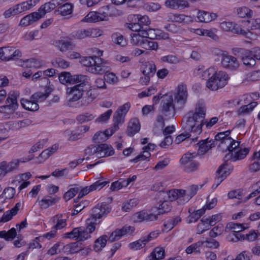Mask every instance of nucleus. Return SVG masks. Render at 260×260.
Wrapping results in <instances>:
<instances>
[{
	"instance_id": "47",
	"label": "nucleus",
	"mask_w": 260,
	"mask_h": 260,
	"mask_svg": "<svg viewBox=\"0 0 260 260\" xmlns=\"http://www.w3.org/2000/svg\"><path fill=\"white\" fill-rule=\"evenodd\" d=\"M95 98V95L91 90H88L81 100V105L86 106L91 103Z\"/></svg>"
},
{
	"instance_id": "7",
	"label": "nucleus",
	"mask_w": 260,
	"mask_h": 260,
	"mask_svg": "<svg viewBox=\"0 0 260 260\" xmlns=\"http://www.w3.org/2000/svg\"><path fill=\"white\" fill-rule=\"evenodd\" d=\"M182 128L186 132L192 133L199 135L202 132V127L201 124L197 123L190 115L186 114L183 118L182 121Z\"/></svg>"
},
{
	"instance_id": "64",
	"label": "nucleus",
	"mask_w": 260,
	"mask_h": 260,
	"mask_svg": "<svg viewBox=\"0 0 260 260\" xmlns=\"http://www.w3.org/2000/svg\"><path fill=\"white\" fill-rule=\"evenodd\" d=\"M165 126V122L163 116L159 115L156 119V122L155 123L154 132L156 134L158 131H162Z\"/></svg>"
},
{
	"instance_id": "27",
	"label": "nucleus",
	"mask_w": 260,
	"mask_h": 260,
	"mask_svg": "<svg viewBox=\"0 0 260 260\" xmlns=\"http://www.w3.org/2000/svg\"><path fill=\"white\" fill-rule=\"evenodd\" d=\"M110 211V207L105 203H102L101 205H98L92 209V212L95 213V215H98L99 219L106 215Z\"/></svg>"
},
{
	"instance_id": "50",
	"label": "nucleus",
	"mask_w": 260,
	"mask_h": 260,
	"mask_svg": "<svg viewBox=\"0 0 260 260\" xmlns=\"http://www.w3.org/2000/svg\"><path fill=\"white\" fill-rule=\"evenodd\" d=\"M147 243L148 240H146L144 237L135 242L130 243L128 247L131 249L138 250L144 247Z\"/></svg>"
},
{
	"instance_id": "49",
	"label": "nucleus",
	"mask_w": 260,
	"mask_h": 260,
	"mask_svg": "<svg viewBox=\"0 0 260 260\" xmlns=\"http://www.w3.org/2000/svg\"><path fill=\"white\" fill-rule=\"evenodd\" d=\"M107 238V235H103L95 241L94 249L95 251H101L106 246Z\"/></svg>"
},
{
	"instance_id": "38",
	"label": "nucleus",
	"mask_w": 260,
	"mask_h": 260,
	"mask_svg": "<svg viewBox=\"0 0 260 260\" xmlns=\"http://www.w3.org/2000/svg\"><path fill=\"white\" fill-rule=\"evenodd\" d=\"M21 104L24 108L31 111H36L39 108L37 102L31 99L30 100L22 99L21 100Z\"/></svg>"
},
{
	"instance_id": "4",
	"label": "nucleus",
	"mask_w": 260,
	"mask_h": 260,
	"mask_svg": "<svg viewBox=\"0 0 260 260\" xmlns=\"http://www.w3.org/2000/svg\"><path fill=\"white\" fill-rule=\"evenodd\" d=\"M95 231V228L92 225H87L86 228H75L73 230L64 234V237L67 238H75L78 241H84L90 237V234Z\"/></svg>"
},
{
	"instance_id": "31",
	"label": "nucleus",
	"mask_w": 260,
	"mask_h": 260,
	"mask_svg": "<svg viewBox=\"0 0 260 260\" xmlns=\"http://www.w3.org/2000/svg\"><path fill=\"white\" fill-rule=\"evenodd\" d=\"M56 2H54V0L52 1V2L47 3L42 5L38 11L36 12L40 16L39 19L44 16L47 13L54 10L56 8Z\"/></svg>"
},
{
	"instance_id": "34",
	"label": "nucleus",
	"mask_w": 260,
	"mask_h": 260,
	"mask_svg": "<svg viewBox=\"0 0 260 260\" xmlns=\"http://www.w3.org/2000/svg\"><path fill=\"white\" fill-rule=\"evenodd\" d=\"M198 144L199 150L203 153H206L217 145V144H215V141H213V140L209 141L208 139L200 141Z\"/></svg>"
},
{
	"instance_id": "12",
	"label": "nucleus",
	"mask_w": 260,
	"mask_h": 260,
	"mask_svg": "<svg viewBox=\"0 0 260 260\" xmlns=\"http://www.w3.org/2000/svg\"><path fill=\"white\" fill-rule=\"evenodd\" d=\"M89 79L87 76V82L83 83L82 82H79L76 83L77 85L72 87H69L67 89V93L73 94L72 98L69 100V102H75L79 100L82 98L84 88L85 86L89 85Z\"/></svg>"
},
{
	"instance_id": "37",
	"label": "nucleus",
	"mask_w": 260,
	"mask_h": 260,
	"mask_svg": "<svg viewBox=\"0 0 260 260\" xmlns=\"http://www.w3.org/2000/svg\"><path fill=\"white\" fill-rule=\"evenodd\" d=\"M52 90L53 89L51 87H47L44 93L41 92H36L31 96L30 99L32 100L36 101L37 102L38 101H44L47 98Z\"/></svg>"
},
{
	"instance_id": "48",
	"label": "nucleus",
	"mask_w": 260,
	"mask_h": 260,
	"mask_svg": "<svg viewBox=\"0 0 260 260\" xmlns=\"http://www.w3.org/2000/svg\"><path fill=\"white\" fill-rule=\"evenodd\" d=\"M12 47H5L0 48V59L2 60L8 61L12 58Z\"/></svg>"
},
{
	"instance_id": "54",
	"label": "nucleus",
	"mask_w": 260,
	"mask_h": 260,
	"mask_svg": "<svg viewBox=\"0 0 260 260\" xmlns=\"http://www.w3.org/2000/svg\"><path fill=\"white\" fill-rule=\"evenodd\" d=\"M72 186L73 187L67 191L63 196L64 199L67 201L73 198L81 188V187L78 186L76 184L73 185Z\"/></svg>"
},
{
	"instance_id": "58",
	"label": "nucleus",
	"mask_w": 260,
	"mask_h": 260,
	"mask_svg": "<svg viewBox=\"0 0 260 260\" xmlns=\"http://www.w3.org/2000/svg\"><path fill=\"white\" fill-rule=\"evenodd\" d=\"M161 60L162 62L171 64H177L180 61V59L177 55L172 54L162 56Z\"/></svg>"
},
{
	"instance_id": "60",
	"label": "nucleus",
	"mask_w": 260,
	"mask_h": 260,
	"mask_svg": "<svg viewBox=\"0 0 260 260\" xmlns=\"http://www.w3.org/2000/svg\"><path fill=\"white\" fill-rule=\"evenodd\" d=\"M92 114L89 113H85L78 115L76 117V120L80 123L86 122L92 120L94 118Z\"/></svg>"
},
{
	"instance_id": "5",
	"label": "nucleus",
	"mask_w": 260,
	"mask_h": 260,
	"mask_svg": "<svg viewBox=\"0 0 260 260\" xmlns=\"http://www.w3.org/2000/svg\"><path fill=\"white\" fill-rule=\"evenodd\" d=\"M198 156V154L194 153H187L183 154L180 159L181 168L186 172L191 173L198 170L199 162L194 159Z\"/></svg>"
},
{
	"instance_id": "61",
	"label": "nucleus",
	"mask_w": 260,
	"mask_h": 260,
	"mask_svg": "<svg viewBox=\"0 0 260 260\" xmlns=\"http://www.w3.org/2000/svg\"><path fill=\"white\" fill-rule=\"evenodd\" d=\"M231 133V131L228 130L223 132H220L218 133L214 137V140L213 141H215V144H217V142L219 141L220 143L218 145L221 147V144L223 141V139L226 138Z\"/></svg>"
},
{
	"instance_id": "13",
	"label": "nucleus",
	"mask_w": 260,
	"mask_h": 260,
	"mask_svg": "<svg viewBox=\"0 0 260 260\" xmlns=\"http://www.w3.org/2000/svg\"><path fill=\"white\" fill-rule=\"evenodd\" d=\"M59 82L62 84L67 83L75 84L79 82L85 83L87 82V76L83 75H75L72 76L69 72H63L59 76Z\"/></svg>"
},
{
	"instance_id": "39",
	"label": "nucleus",
	"mask_w": 260,
	"mask_h": 260,
	"mask_svg": "<svg viewBox=\"0 0 260 260\" xmlns=\"http://www.w3.org/2000/svg\"><path fill=\"white\" fill-rule=\"evenodd\" d=\"M40 0H29L16 5L19 14L22 12L29 10L31 7L39 2Z\"/></svg>"
},
{
	"instance_id": "20",
	"label": "nucleus",
	"mask_w": 260,
	"mask_h": 260,
	"mask_svg": "<svg viewBox=\"0 0 260 260\" xmlns=\"http://www.w3.org/2000/svg\"><path fill=\"white\" fill-rule=\"evenodd\" d=\"M107 184L106 181H101L99 180L91 184L90 186H86L85 187L80 189L79 192L78 198L81 199L84 196L88 194L90 191L95 190L96 189H101Z\"/></svg>"
},
{
	"instance_id": "43",
	"label": "nucleus",
	"mask_w": 260,
	"mask_h": 260,
	"mask_svg": "<svg viewBox=\"0 0 260 260\" xmlns=\"http://www.w3.org/2000/svg\"><path fill=\"white\" fill-rule=\"evenodd\" d=\"M236 12L239 17L250 18L253 16V11L246 7H241L237 8Z\"/></svg>"
},
{
	"instance_id": "23",
	"label": "nucleus",
	"mask_w": 260,
	"mask_h": 260,
	"mask_svg": "<svg viewBox=\"0 0 260 260\" xmlns=\"http://www.w3.org/2000/svg\"><path fill=\"white\" fill-rule=\"evenodd\" d=\"M60 199V198L56 196L47 195L45 196L41 201H39V205L41 208L46 209L49 207L55 204Z\"/></svg>"
},
{
	"instance_id": "18",
	"label": "nucleus",
	"mask_w": 260,
	"mask_h": 260,
	"mask_svg": "<svg viewBox=\"0 0 260 260\" xmlns=\"http://www.w3.org/2000/svg\"><path fill=\"white\" fill-rule=\"evenodd\" d=\"M221 63L223 68L231 70H235L239 66L237 59L231 55H222Z\"/></svg>"
},
{
	"instance_id": "26",
	"label": "nucleus",
	"mask_w": 260,
	"mask_h": 260,
	"mask_svg": "<svg viewBox=\"0 0 260 260\" xmlns=\"http://www.w3.org/2000/svg\"><path fill=\"white\" fill-rule=\"evenodd\" d=\"M140 123L136 118L132 119L128 123L126 133L128 136L133 137L140 129Z\"/></svg>"
},
{
	"instance_id": "45",
	"label": "nucleus",
	"mask_w": 260,
	"mask_h": 260,
	"mask_svg": "<svg viewBox=\"0 0 260 260\" xmlns=\"http://www.w3.org/2000/svg\"><path fill=\"white\" fill-rule=\"evenodd\" d=\"M142 72L144 76H149L153 77L156 71V67L154 64L151 63H146L141 68Z\"/></svg>"
},
{
	"instance_id": "30",
	"label": "nucleus",
	"mask_w": 260,
	"mask_h": 260,
	"mask_svg": "<svg viewBox=\"0 0 260 260\" xmlns=\"http://www.w3.org/2000/svg\"><path fill=\"white\" fill-rule=\"evenodd\" d=\"M20 206V203L19 202L16 203L13 208L4 213L3 215L0 219V221L6 222L10 220L12 218L13 216L17 214Z\"/></svg>"
},
{
	"instance_id": "21",
	"label": "nucleus",
	"mask_w": 260,
	"mask_h": 260,
	"mask_svg": "<svg viewBox=\"0 0 260 260\" xmlns=\"http://www.w3.org/2000/svg\"><path fill=\"white\" fill-rule=\"evenodd\" d=\"M133 219L136 222H141L143 221H153L157 220V215L152 213H148L145 210L137 212L133 216Z\"/></svg>"
},
{
	"instance_id": "35",
	"label": "nucleus",
	"mask_w": 260,
	"mask_h": 260,
	"mask_svg": "<svg viewBox=\"0 0 260 260\" xmlns=\"http://www.w3.org/2000/svg\"><path fill=\"white\" fill-rule=\"evenodd\" d=\"M39 16L36 12H33L29 15L24 17L20 22V25L21 26H26L33 22L37 21L39 19Z\"/></svg>"
},
{
	"instance_id": "3",
	"label": "nucleus",
	"mask_w": 260,
	"mask_h": 260,
	"mask_svg": "<svg viewBox=\"0 0 260 260\" xmlns=\"http://www.w3.org/2000/svg\"><path fill=\"white\" fill-rule=\"evenodd\" d=\"M114 153V151L113 148L111 146H109L106 144H101L97 147L91 145L85 150V155H88L86 159H88L89 156L94 154L96 155L97 157L101 158L111 156Z\"/></svg>"
},
{
	"instance_id": "9",
	"label": "nucleus",
	"mask_w": 260,
	"mask_h": 260,
	"mask_svg": "<svg viewBox=\"0 0 260 260\" xmlns=\"http://www.w3.org/2000/svg\"><path fill=\"white\" fill-rule=\"evenodd\" d=\"M131 107L129 103H126L120 106L115 112L113 115V126L115 130L119 128V125L122 124L124 122L125 117Z\"/></svg>"
},
{
	"instance_id": "16",
	"label": "nucleus",
	"mask_w": 260,
	"mask_h": 260,
	"mask_svg": "<svg viewBox=\"0 0 260 260\" xmlns=\"http://www.w3.org/2000/svg\"><path fill=\"white\" fill-rule=\"evenodd\" d=\"M19 96V93L17 91H11L6 99V105L0 107V113L7 112L6 110L14 111L18 106L17 98Z\"/></svg>"
},
{
	"instance_id": "40",
	"label": "nucleus",
	"mask_w": 260,
	"mask_h": 260,
	"mask_svg": "<svg viewBox=\"0 0 260 260\" xmlns=\"http://www.w3.org/2000/svg\"><path fill=\"white\" fill-rule=\"evenodd\" d=\"M111 8L109 6H105L102 7L98 12L100 20L107 21L109 17L111 16L112 14L110 12Z\"/></svg>"
},
{
	"instance_id": "14",
	"label": "nucleus",
	"mask_w": 260,
	"mask_h": 260,
	"mask_svg": "<svg viewBox=\"0 0 260 260\" xmlns=\"http://www.w3.org/2000/svg\"><path fill=\"white\" fill-rule=\"evenodd\" d=\"M234 51L235 54H236V53L239 54L245 66L251 67L255 64V59L251 50L235 48Z\"/></svg>"
},
{
	"instance_id": "19",
	"label": "nucleus",
	"mask_w": 260,
	"mask_h": 260,
	"mask_svg": "<svg viewBox=\"0 0 260 260\" xmlns=\"http://www.w3.org/2000/svg\"><path fill=\"white\" fill-rule=\"evenodd\" d=\"M168 198L170 202L175 200H178V202L180 204H184L185 202L184 201V195L185 194V190L183 189H172L169 190L167 192Z\"/></svg>"
},
{
	"instance_id": "63",
	"label": "nucleus",
	"mask_w": 260,
	"mask_h": 260,
	"mask_svg": "<svg viewBox=\"0 0 260 260\" xmlns=\"http://www.w3.org/2000/svg\"><path fill=\"white\" fill-rule=\"evenodd\" d=\"M205 209H201L193 212L189 216V222H195L205 213Z\"/></svg>"
},
{
	"instance_id": "33",
	"label": "nucleus",
	"mask_w": 260,
	"mask_h": 260,
	"mask_svg": "<svg viewBox=\"0 0 260 260\" xmlns=\"http://www.w3.org/2000/svg\"><path fill=\"white\" fill-rule=\"evenodd\" d=\"M217 17V15L213 13H208L206 11H199L197 18L199 21L202 22H209L214 20Z\"/></svg>"
},
{
	"instance_id": "25",
	"label": "nucleus",
	"mask_w": 260,
	"mask_h": 260,
	"mask_svg": "<svg viewBox=\"0 0 260 260\" xmlns=\"http://www.w3.org/2000/svg\"><path fill=\"white\" fill-rule=\"evenodd\" d=\"M67 217L65 214H57L51 218L52 221L56 224L53 226L56 230H60L67 225Z\"/></svg>"
},
{
	"instance_id": "29",
	"label": "nucleus",
	"mask_w": 260,
	"mask_h": 260,
	"mask_svg": "<svg viewBox=\"0 0 260 260\" xmlns=\"http://www.w3.org/2000/svg\"><path fill=\"white\" fill-rule=\"evenodd\" d=\"M167 7L173 9H184L188 6V4L185 0H167L165 2Z\"/></svg>"
},
{
	"instance_id": "46",
	"label": "nucleus",
	"mask_w": 260,
	"mask_h": 260,
	"mask_svg": "<svg viewBox=\"0 0 260 260\" xmlns=\"http://www.w3.org/2000/svg\"><path fill=\"white\" fill-rule=\"evenodd\" d=\"M244 229L242 224L234 222L229 223L225 227L226 232H231L232 233H239Z\"/></svg>"
},
{
	"instance_id": "6",
	"label": "nucleus",
	"mask_w": 260,
	"mask_h": 260,
	"mask_svg": "<svg viewBox=\"0 0 260 260\" xmlns=\"http://www.w3.org/2000/svg\"><path fill=\"white\" fill-rule=\"evenodd\" d=\"M187 98L188 92L186 85L183 83L179 84L174 94L173 100L177 110L184 108L187 102Z\"/></svg>"
},
{
	"instance_id": "36",
	"label": "nucleus",
	"mask_w": 260,
	"mask_h": 260,
	"mask_svg": "<svg viewBox=\"0 0 260 260\" xmlns=\"http://www.w3.org/2000/svg\"><path fill=\"white\" fill-rule=\"evenodd\" d=\"M204 244V241H199L188 246L185 249V252L187 254H200Z\"/></svg>"
},
{
	"instance_id": "1",
	"label": "nucleus",
	"mask_w": 260,
	"mask_h": 260,
	"mask_svg": "<svg viewBox=\"0 0 260 260\" xmlns=\"http://www.w3.org/2000/svg\"><path fill=\"white\" fill-rule=\"evenodd\" d=\"M80 62L84 66L87 67L88 71L92 74L102 75L108 71L106 61L96 55L83 57L81 58Z\"/></svg>"
},
{
	"instance_id": "56",
	"label": "nucleus",
	"mask_w": 260,
	"mask_h": 260,
	"mask_svg": "<svg viewBox=\"0 0 260 260\" xmlns=\"http://www.w3.org/2000/svg\"><path fill=\"white\" fill-rule=\"evenodd\" d=\"M15 194V189L14 188L9 187L6 188L2 194L0 195V199L4 200L11 199L13 198Z\"/></svg>"
},
{
	"instance_id": "62",
	"label": "nucleus",
	"mask_w": 260,
	"mask_h": 260,
	"mask_svg": "<svg viewBox=\"0 0 260 260\" xmlns=\"http://www.w3.org/2000/svg\"><path fill=\"white\" fill-rule=\"evenodd\" d=\"M21 123L19 124L18 121H10L8 122L5 123L4 124V128L5 131H16L21 128L20 125Z\"/></svg>"
},
{
	"instance_id": "2",
	"label": "nucleus",
	"mask_w": 260,
	"mask_h": 260,
	"mask_svg": "<svg viewBox=\"0 0 260 260\" xmlns=\"http://www.w3.org/2000/svg\"><path fill=\"white\" fill-rule=\"evenodd\" d=\"M229 77L223 71H219L213 74L206 82V87L212 91L222 88L226 85Z\"/></svg>"
},
{
	"instance_id": "11",
	"label": "nucleus",
	"mask_w": 260,
	"mask_h": 260,
	"mask_svg": "<svg viewBox=\"0 0 260 260\" xmlns=\"http://www.w3.org/2000/svg\"><path fill=\"white\" fill-rule=\"evenodd\" d=\"M187 114L190 115L195 121L201 124V126L203 127L206 114V108L204 103L198 102L196 105L194 111L189 112Z\"/></svg>"
},
{
	"instance_id": "15",
	"label": "nucleus",
	"mask_w": 260,
	"mask_h": 260,
	"mask_svg": "<svg viewBox=\"0 0 260 260\" xmlns=\"http://www.w3.org/2000/svg\"><path fill=\"white\" fill-rule=\"evenodd\" d=\"M220 26L221 28L224 31L241 34L248 38H250V36L252 35L250 31H246L242 29L240 25L232 22L223 21L220 23Z\"/></svg>"
},
{
	"instance_id": "17",
	"label": "nucleus",
	"mask_w": 260,
	"mask_h": 260,
	"mask_svg": "<svg viewBox=\"0 0 260 260\" xmlns=\"http://www.w3.org/2000/svg\"><path fill=\"white\" fill-rule=\"evenodd\" d=\"M89 128L88 126L82 125L72 131L67 130L64 132V134L68 137V140L74 141L82 138Z\"/></svg>"
},
{
	"instance_id": "22",
	"label": "nucleus",
	"mask_w": 260,
	"mask_h": 260,
	"mask_svg": "<svg viewBox=\"0 0 260 260\" xmlns=\"http://www.w3.org/2000/svg\"><path fill=\"white\" fill-rule=\"evenodd\" d=\"M63 1L64 0H54V2H56L57 6H59L55 11V12H57L62 16H66L72 13L73 6L72 4L69 3L62 4L61 2Z\"/></svg>"
},
{
	"instance_id": "52",
	"label": "nucleus",
	"mask_w": 260,
	"mask_h": 260,
	"mask_svg": "<svg viewBox=\"0 0 260 260\" xmlns=\"http://www.w3.org/2000/svg\"><path fill=\"white\" fill-rule=\"evenodd\" d=\"M83 22H96L98 21H101L100 20V18L99 17V14L98 12L96 11H92L90 12L82 20Z\"/></svg>"
},
{
	"instance_id": "28",
	"label": "nucleus",
	"mask_w": 260,
	"mask_h": 260,
	"mask_svg": "<svg viewBox=\"0 0 260 260\" xmlns=\"http://www.w3.org/2000/svg\"><path fill=\"white\" fill-rule=\"evenodd\" d=\"M249 152V149L248 148H240L234 154L232 153H229L226 155L225 158L228 157V159L231 158L234 161L238 160H241L244 158Z\"/></svg>"
},
{
	"instance_id": "59",
	"label": "nucleus",
	"mask_w": 260,
	"mask_h": 260,
	"mask_svg": "<svg viewBox=\"0 0 260 260\" xmlns=\"http://www.w3.org/2000/svg\"><path fill=\"white\" fill-rule=\"evenodd\" d=\"M165 29L167 31L173 34H182L184 31V29L180 26H177L175 24H169L166 25L164 27Z\"/></svg>"
},
{
	"instance_id": "44",
	"label": "nucleus",
	"mask_w": 260,
	"mask_h": 260,
	"mask_svg": "<svg viewBox=\"0 0 260 260\" xmlns=\"http://www.w3.org/2000/svg\"><path fill=\"white\" fill-rule=\"evenodd\" d=\"M79 245H80V244L78 242L71 243L65 246H63V250L64 252L67 253L68 254L78 252L79 250H80Z\"/></svg>"
},
{
	"instance_id": "10",
	"label": "nucleus",
	"mask_w": 260,
	"mask_h": 260,
	"mask_svg": "<svg viewBox=\"0 0 260 260\" xmlns=\"http://www.w3.org/2000/svg\"><path fill=\"white\" fill-rule=\"evenodd\" d=\"M187 114L190 115L195 121L201 124V126L203 127L206 114V108L204 103L198 102L196 105L194 111L189 112Z\"/></svg>"
},
{
	"instance_id": "57",
	"label": "nucleus",
	"mask_w": 260,
	"mask_h": 260,
	"mask_svg": "<svg viewBox=\"0 0 260 260\" xmlns=\"http://www.w3.org/2000/svg\"><path fill=\"white\" fill-rule=\"evenodd\" d=\"M138 204V200L137 199H131L128 202L123 203L122 206V210L125 212H129L133 208Z\"/></svg>"
},
{
	"instance_id": "32",
	"label": "nucleus",
	"mask_w": 260,
	"mask_h": 260,
	"mask_svg": "<svg viewBox=\"0 0 260 260\" xmlns=\"http://www.w3.org/2000/svg\"><path fill=\"white\" fill-rule=\"evenodd\" d=\"M227 163L224 162L220 165L217 170L216 180L218 184L221 183L230 174V173L227 171Z\"/></svg>"
},
{
	"instance_id": "55",
	"label": "nucleus",
	"mask_w": 260,
	"mask_h": 260,
	"mask_svg": "<svg viewBox=\"0 0 260 260\" xmlns=\"http://www.w3.org/2000/svg\"><path fill=\"white\" fill-rule=\"evenodd\" d=\"M171 203L167 201H164L160 205H159V207L157 209L158 213L155 215H157V216L158 215L170 212L171 210Z\"/></svg>"
},
{
	"instance_id": "8",
	"label": "nucleus",
	"mask_w": 260,
	"mask_h": 260,
	"mask_svg": "<svg viewBox=\"0 0 260 260\" xmlns=\"http://www.w3.org/2000/svg\"><path fill=\"white\" fill-rule=\"evenodd\" d=\"M162 115L167 119L173 117L176 109L172 95H165L161 101Z\"/></svg>"
},
{
	"instance_id": "42",
	"label": "nucleus",
	"mask_w": 260,
	"mask_h": 260,
	"mask_svg": "<svg viewBox=\"0 0 260 260\" xmlns=\"http://www.w3.org/2000/svg\"><path fill=\"white\" fill-rule=\"evenodd\" d=\"M55 45L61 52L67 51L71 46V43L67 39H61L55 41Z\"/></svg>"
},
{
	"instance_id": "51",
	"label": "nucleus",
	"mask_w": 260,
	"mask_h": 260,
	"mask_svg": "<svg viewBox=\"0 0 260 260\" xmlns=\"http://www.w3.org/2000/svg\"><path fill=\"white\" fill-rule=\"evenodd\" d=\"M198 189L199 187L198 185H192L189 186L187 190H185V194L184 195V201H185V202L189 201L190 199L196 194Z\"/></svg>"
},
{
	"instance_id": "41",
	"label": "nucleus",
	"mask_w": 260,
	"mask_h": 260,
	"mask_svg": "<svg viewBox=\"0 0 260 260\" xmlns=\"http://www.w3.org/2000/svg\"><path fill=\"white\" fill-rule=\"evenodd\" d=\"M165 250L161 247H156L148 256L149 260H159L165 257Z\"/></svg>"
},
{
	"instance_id": "53",
	"label": "nucleus",
	"mask_w": 260,
	"mask_h": 260,
	"mask_svg": "<svg viewBox=\"0 0 260 260\" xmlns=\"http://www.w3.org/2000/svg\"><path fill=\"white\" fill-rule=\"evenodd\" d=\"M257 105V102H253L247 105L241 106L238 111V114L242 115L249 113L252 111L253 109L256 107Z\"/></svg>"
},
{
	"instance_id": "24",
	"label": "nucleus",
	"mask_w": 260,
	"mask_h": 260,
	"mask_svg": "<svg viewBox=\"0 0 260 260\" xmlns=\"http://www.w3.org/2000/svg\"><path fill=\"white\" fill-rule=\"evenodd\" d=\"M169 18L171 21L178 23L187 24L193 22V18L190 16H187L180 14H170Z\"/></svg>"
}]
</instances>
